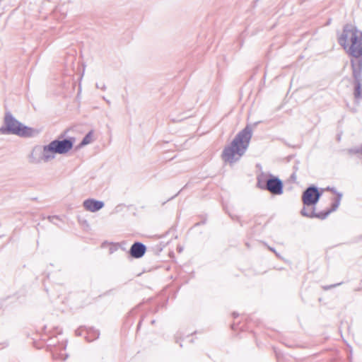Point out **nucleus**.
Listing matches in <instances>:
<instances>
[{"label":"nucleus","instance_id":"nucleus-1","mask_svg":"<svg viewBox=\"0 0 362 362\" xmlns=\"http://www.w3.org/2000/svg\"><path fill=\"white\" fill-rule=\"evenodd\" d=\"M252 138V128L247 124L237 134L230 145L226 146L222 152L223 160L233 164L240 159L249 146Z\"/></svg>","mask_w":362,"mask_h":362},{"label":"nucleus","instance_id":"nucleus-2","mask_svg":"<svg viewBox=\"0 0 362 362\" xmlns=\"http://www.w3.org/2000/svg\"><path fill=\"white\" fill-rule=\"evenodd\" d=\"M338 42L350 56L362 57V31L353 25H346L338 35Z\"/></svg>","mask_w":362,"mask_h":362},{"label":"nucleus","instance_id":"nucleus-3","mask_svg":"<svg viewBox=\"0 0 362 362\" xmlns=\"http://www.w3.org/2000/svg\"><path fill=\"white\" fill-rule=\"evenodd\" d=\"M0 132L15 134L21 137H32L38 134L39 131L23 125L16 119L12 115H6L4 124L0 128Z\"/></svg>","mask_w":362,"mask_h":362},{"label":"nucleus","instance_id":"nucleus-4","mask_svg":"<svg viewBox=\"0 0 362 362\" xmlns=\"http://www.w3.org/2000/svg\"><path fill=\"white\" fill-rule=\"evenodd\" d=\"M74 146L72 139H64L63 140H54L48 145L43 146L42 160L48 162L54 158V154H64L69 151Z\"/></svg>","mask_w":362,"mask_h":362},{"label":"nucleus","instance_id":"nucleus-5","mask_svg":"<svg viewBox=\"0 0 362 362\" xmlns=\"http://www.w3.org/2000/svg\"><path fill=\"white\" fill-rule=\"evenodd\" d=\"M341 196V194L337 193V196L334 199V202L332 204L330 209L326 210L325 211L316 213L315 211V207H313L312 208V210L310 211V214L309 215L306 214L305 210L304 209L303 211V216L311 218H317L321 220L325 219L332 212L335 211L338 209L340 204Z\"/></svg>","mask_w":362,"mask_h":362},{"label":"nucleus","instance_id":"nucleus-6","mask_svg":"<svg viewBox=\"0 0 362 362\" xmlns=\"http://www.w3.org/2000/svg\"><path fill=\"white\" fill-rule=\"evenodd\" d=\"M322 192L315 186L308 187L303 193L302 201L304 205L312 206L320 199Z\"/></svg>","mask_w":362,"mask_h":362},{"label":"nucleus","instance_id":"nucleus-7","mask_svg":"<svg viewBox=\"0 0 362 362\" xmlns=\"http://www.w3.org/2000/svg\"><path fill=\"white\" fill-rule=\"evenodd\" d=\"M269 180L265 185L266 190L273 194H281L283 193L284 187L282 181L279 178L274 177L272 175H269Z\"/></svg>","mask_w":362,"mask_h":362},{"label":"nucleus","instance_id":"nucleus-8","mask_svg":"<svg viewBox=\"0 0 362 362\" xmlns=\"http://www.w3.org/2000/svg\"><path fill=\"white\" fill-rule=\"evenodd\" d=\"M351 64L354 76L356 81L354 90V96L356 99L361 100L362 99V79L358 78L359 71L356 70V62L354 60H351Z\"/></svg>","mask_w":362,"mask_h":362},{"label":"nucleus","instance_id":"nucleus-9","mask_svg":"<svg viewBox=\"0 0 362 362\" xmlns=\"http://www.w3.org/2000/svg\"><path fill=\"white\" fill-rule=\"evenodd\" d=\"M146 251V247L145 245L140 242H136L132 245L129 253L132 257L138 259L142 257Z\"/></svg>","mask_w":362,"mask_h":362},{"label":"nucleus","instance_id":"nucleus-10","mask_svg":"<svg viewBox=\"0 0 362 362\" xmlns=\"http://www.w3.org/2000/svg\"><path fill=\"white\" fill-rule=\"evenodd\" d=\"M83 206L87 211L95 212L104 206V202L93 199H88L83 202Z\"/></svg>","mask_w":362,"mask_h":362},{"label":"nucleus","instance_id":"nucleus-11","mask_svg":"<svg viewBox=\"0 0 362 362\" xmlns=\"http://www.w3.org/2000/svg\"><path fill=\"white\" fill-rule=\"evenodd\" d=\"M269 175H267V174L264 173H262L261 174H259L257 177V185L259 188H260L261 189H264V190H266V184L267 183V180H269Z\"/></svg>","mask_w":362,"mask_h":362},{"label":"nucleus","instance_id":"nucleus-12","mask_svg":"<svg viewBox=\"0 0 362 362\" xmlns=\"http://www.w3.org/2000/svg\"><path fill=\"white\" fill-rule=\"evenodd\" d=\"M92 132H88L83 139L81 142V146H85L90 144L92 141Z\"/></svg>","mask_w":362,"mask_h":362},{"label":"nucleus","instance_id":"nucleus-13","mask_svg":"<svg viewBox=\"0 0 362 362\" xmlns=\"http://www.w3.org/2000/svg\"><path fill=\"white\" fill-rule=\"evenodd\" d=\"M42 161V157L37 158L34 155V151L29 156V162L33 164L40 163Z\"/></svg>","mask_w":362,"mask_h":362},{"label":"nucleus","instance_id":"nucleus-14","mask_svg":"<svg viewBox=\"0 0 362 362\" xmlns=\"http://www.w3.org/2000/svg\"><path fill=\"white\" fill-rule=\"evenodd\" d=\"M341 284H342V283H338V284H332V285H329V286H323L322 288H323V289H324V290L327 291V290L331 289V288H334V287H336V286H339V285H341Z\"/></svg>","mask_w":362,"mask_h":362},{"label":"nucleus","instance_id":"nucleus-15","mask_svg":"<svg viewBox=\"0 0 362 362\" xmlns=\"http://www.w3.org/2000/svg\"><path fill=\"white\" fill-rule=\"evenodd\" d=\"M96 87L97 88H99V89H101V90H105L106 88V86H105V84L103 82L101 83H96Z\"/></svg>","mask_w":362,"mask_h":362},{"label":"nucleus","instance_id":"nucleus-16","mask_svg":"<svg viewBox=\"0 0 362 362\" xmlns=\"http://www.w3.org/2000/svg\"><path fill=\"white\" fill-rule=\"evenodd\" d=\"M268 249L270 251L273 252L277 257H279V258L280 257L279 254L276 251V250L274 247L268 246Z\"/></svg>","mask_w":362,"mask_h":362},{"label":"nucleus","instance_id":"nucleus-17","mask_svg":"<svg viewBox=\"0 0 362 362\" xmlns=\"http://www.w3.org/2000/svg\"><path fill=\"white\" fill-rule=\"evenodd\" d=\"M304 209L305 210L306 214L308 215L310 214V211L312 210V209H308L305 206H303V208L300 211V214L302 216H303V211Z\"/></svg>","mask_w":362,"mask_h":362},{"label":"nucleus","instance_id":"nucleus-18","mask_svg":"<svg viewBox=\"0 0 362 362\" xmlns=\"http://www.w3.org/2000/svg\"><path fill=\"white\" fill-rule=\"evenodd\" d=\"M361 66H362V59H360L358 61V69H361Z\"/></svg>","mask_w":362,"mask_h":362},{"label":"nucleus","instance_id":"nucleus-19","mask_svg":"<svg viewBox=\"0 0 362 362\" xmlns=\"http://www.w3.org/2000/svg\"><path fill=\"white\" fill-rule=\"evenodd\" d=\"M57 216H52V217H49V219L52 221L54 219H57Z\"/></svg>","mask_w":362,"mask_h":362},{"label":"nucleus","instance_id":"nucleus-20","mask_svg":"<svg viewBox=\"0 0 362 362\" xmlns=\"http://www.w3.org/2000/svg\"><path fill=\"white\" fill-rule=\"evenodd\" d=\"M182 119H176L175 118H171L170 120H172L173 122H175V121H180L182 120Z\"/></svg>","mask_w":362,"mask_h":362},{"label":"nucleus","instance_id":"nucleus-21","mask_svg":"<svg viewBox=\"0 0 362 362\" xmlns=\"http://www.w3.org/2000/svg\"><path fill=\"white\" fill-rule=\"evenodd\" d=\"M328 190H331L332 192H335V191L333 189L328 188Z\"/></svg>","mask_w":362,"mask_h":362}]
</instances>
